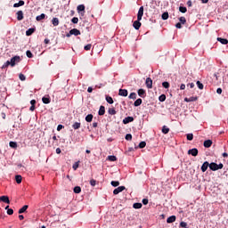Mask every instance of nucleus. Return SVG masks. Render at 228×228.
<instances>
[{"instance_id":"nucleus-1","label":"nucleus","mask_w":228,"mask_h":228,"mask_svg":"<svg viewBox=\"0 0 228 228\" xmlns=\"http://www.w3.org/2000/svg\"><path fill=\"white\" fill-rule=\"evenodd\" d=\"M209 168L212 170V172H216V170H222V168H224V164H216L215 162H211L209 164Z\"/></svg>"},{"instance_id":"nucleus-2","label":"nucleus","mask_w":228,"mask_h":228,"mask_svg":"<svg viewBox=\"0 0 228 228\" xmlns=\"http://www.w3.org/2000/svg\"><path fill=\"white\" fill-rule=\"evenodd\" d=\"M11 62V67H15L16 63H20V56L16 55L14 57H12L11 59V61H9Z\"/></svg>"},{"instance_id":"nucleus-3","label":"nucleus","mask_w":228,"mask_h":228,"mask_svg":"<svg viewBox=\"0 0 228 228\" xmlns=\"http://www.w3.org/2000/svg\"><path fill=\"white\" fill-rule=\"evenodd\" d=\"M77 13H80V15L82 17H85V13H86V11H85V4H79L77 7Z\"/></svg>"},{"instance_id":"nucleus-4","label":"nucleus","mask_w":228,"mask_h":228,"mask_svg":"<svg viewBox=\"0 0 228 228\" xmlns=\"http://www.w3.org/2000/svg\"><path fill=\"white\" fill-rule=\"evenodd\" d=\"M70 35H74L75 37H77L78 35H81V31L77 28H73L69 30V34L67 35V37H70Z\"/></svg>"},{"instance_id":"nucleus-5","label":"nucleus","mask_w":228,"mask_h":228,"mask_svg":"<svg viewBox=\"0 0 228 228\" xmlns=\"http://www.w3.org/2000/svg\"><path fill=\"white\" fill-rule=\"evenodd\" d=\"M195 101H199V96H191L190 98H184L185 102H195Z\"/></svg>"},{"instance_id":"nucleus-6","label":"nucleus","mask_w":228,"mask_h":228,"mask_svg":"<svg viewBox=\"0 0 228 228\" xmlns=\"http://www.w3.org/2000/svg\"><path fill=\"white\" fill-rule=\"evenodd\" d=\"M124 190H126V186H119L113 191V193L114 195H118V193H122Z\"/></svg>"},{"instance_id":"nucleus-7","label":"nucleus","mask_w":228,"mask_h":228,"mask_svg":"<svg viewBox=\"0 0 228 228\" xmlns=\"http://www.w3.org/2000/svg\"><path fill=\"white\" fill-rule=\"evenodd\" d=\"M188 154H191V156H199V150L197 148L191 149L188 151Z\"/></svg>"},{"instance_id":"nucleus-8","label":"nucleus","mask_w":228,"mask_h":228,"mask_svg":"<svg viewBox=\"0 0 228 228\" xmlns=\"http://www.w3.org/2000/svg\"><path fill=\"white\" fill-rule=\"evenodd\" d=\"M143 17V6H141L139 8L138 13H137V19L138 20H142V18Z\"/></svg>"},{"instance_id":"nucleus-9","label":"nucleus","mask_w":228,"mask_h":228,"mask_svg":"<svg viewBox=\"0 0 228 228\" xmlns=\"http://www.w3.org/2000/svg\"><path fill=\"white\" fill-rule=\"evenodd\" d=\"M146 87L151 89L152 88V78L147 77L145 81Z\"/></svg>"},{"instance_id":"nucleus-10","label":"nucleus","mask_w":228,"mask_h":228,"mask_svg":"<svg viewBox=\"0 0 228 228\" xmlns=\"http://www.w3.org/2000/svg\"><path fill=\"white\" fill-rule=\"evenodd\" d=\"M130 122H134V118L133 117H126L123 119V124H129Z\"/></svg>"},{"instance_id":"nucleus-11","label":"nucleus","mask_w":228,"mask_h":228,"mask_svg":"<svg viewBox=\"0 0 228 228\" xmlns=\"http://www.w3.org/2000/svg\"><path fill=\"white\" fill-rule=\"evenodd\" d=\"M133 26L134 29H140L142 28V22L137 19V20L134 21Z\"/></svg>"},{"instance_id":"nucleus-12","label":"nucleus","mask_w":228,"mask_h":228,"mask_svg":"<svg viewBox=\"0 0 228 228\" xmlns=\"http://www.w3.org/2000/svg\"><path fill=\"white\" fill-rule=\"evenodd\" d=\"M209 162L205 161L201 166V172H206L208 170V167H209Z\"/></svg>"},{"instance_id":"nucleus-13","label":"nucleus","mask_w":228,"mask_h":228,"mask_svg":"<svg viewBox=\"0 0 228 228\" xmlns=\"http://www.w3.org/2000/svg\"><path fill=\"white\" fill-rule=\"evenodd\" d=\"M127 90L126 89H119V93L118 95H120L121 97H127Z\"/></svg>"},{"instance_id":"nucleus-14","label":"nucleus","mask_w":228,"mask_h":228,"mask_svg":"<svg viewBox=\"0 0 228 228\" xmlns=\"http://www.w3.org/2000/svg\"><path fill=\"white\" fill-rule=\"evenodd\" d=\"M17 15V20H22V19H24V12H22V11H18L16 12Z\"/></svg>"},{"instance_id":"nucleus-15","label":"nucleus","mask_w":228,"mask_h":228,"mask_svg":"<svg viewBox=\"0 0 228 228\" xmlns=\"http://www.w3.org/2000/svg\"><path fill=\"white\" fill-rule=\"evenodd\" d=\"M0 201L4 202L5 204H10V198H8V196H1Z\"/></svg>"},{"instance_id":"nucleus-16","label":"nucleus","mask_w":228,"mask_h":228,"mask_svg":"<svg viewBox=\"0 0 228 228\" xmlns=\"http://www.w3.org/2000/svg\"><path fill=\"white\" fill-rule=\"evenodd\" d=\"M28 208H29V206L25 205L21 208H20L18 211L19 215H22V213H26V211H28Z\"/></svg>"},{"instance_id":"nucleus-17","label":"nucleus","mask_w":228,"mask_h":228,"mask_svg":"<svg viewBox=\"0 0 228 228\" xmlns=\"http://www.w3.org/2000/svg\"><path fill=\"white\" fill-rule=\"evenodd\" d=\"M105 113H106V108H104V106L102 105L98 111V115H100V117H102V115H104Z\"/></svg>"},{"instance_id":"nucleus-18","label":"nucleus","mask_w":228,"mask_h":228,"mask_svg":"<svg viewBox=\"0 0 228 228\" xmlns=\"http://www.w3.org/2000/svg\"><path fill=\"white\" fill-rule=\"evenodd\" d=\"M204 147H206L207 149H209V147H211V145H213V141L211 140H207L204 142Z\"/></svg>"},{"instance_id":"nucleus-19","label":"nucleus","mask_w":228,"mask_h":228,"mask_svg":"<svg viewBox=\"0 0 228 228\" xmlns=\"http://www.w3.org/2000/svg\"><path fill=\"white\" fill-rule=\"evenodd\" d=\"M176 217L175 216H171L167 219V224H174V222H175Z\"/></svg>"},{"instance_id":"nucleus-20","label":"nucleus","mask_w":228,"mask_h":228,"mask_svg":"<svg viewBox=\"0 0 228 228\" xmlns=\"http://www.w3.org/2000/svg\"><path fill=\"white\" fill-rule=\"evenodd\" d=\"M217 42H220L221 44H223V45H228V40L225 39V38L217 37Z\"/></svg>"},{"instance_id":"nucleus-21","label":"nucleus","mask_w":228,"mask_h":228,"mask_svg":"<svg viewBox=\"0 0 228 228\" xmlns=\"http://www.w3.org/2000/svg\"><path fill=\"white\" fill-rule=\"evenodd\" d=\"M137 94H138L139 97H142V98L145 97V95H146V93H145L144 89H139L137 91Z\"/></svg>"},{"instance_id":"nucleus-22","label":"nucleus","mask_w":228,"mask_h":228,"mask_svg":"<svg viewBox=\"0 0 228 228\" xmlns=\"http://www.w3.org/2000/svg\"><path fill=\"white\" fill-rule=\"evenodd\" d=\"M42 101H43L44 104H50L51 103V98L49 96L48 97L44 96L42 98Z\"/></svg>"},{"instance_id":"nucleus-23","label":"nucleus","mask_w":228,"mask_h":228,"mask_svg":"<svg viewBox=\"0 0 228 228\" xmlns=\"http://www.w3.org/2000/svg\"><path fill=\"white\" fill-rule=\"evenodd\" d=\"M15 181H16L17 184H20V183H22V175H15Z\"/></svg>"},{"instance_id":"nucleus-24","label":"nucleus","mask_w":228,"mask_h":228,"mask_svg":"<svg viewBox=\"0 0 228 228\" xmlns=\"http://www.w3.org/2000/svg\"><path fill=\"white\" fill-rule=\"evenodd\" d=\"M162 133H163V134H168V133H170V128H168V126H163Z\"/></svg>"},{"instance_id":"nucleus-25","label":"nucleus","mask_w":228,"mask_h":228,"mask_svg":"<svg viewBox=\"0 0 228 228\" xmlns=\"http://www.w3.org/2000/svg\"><path fill=\"white\" fill-rule=\"evenodd\" d=\"M33 33H35V28H28V29L26 31V36H27V37H31V35H33Z\"/></svg>"},{"instance_id":"nucleus-26","label":"nucleus","mask_w":228,"mask_h":228,"mask_svg":"<svg viewBox=\"0 0 228 228\" xmlns=\"http://www.w3.org/2000/svg\"><path fill=\"white\" fill-rule=\"evenodd\" d=\"M9 147H11V149H17L18 145H17V142H12L11 141L9 142Z\"/></svg>"},{"instance_id":"nucleus-27","label":"nucleus","mask_w":228,"mask_h":228,"mask_svg":"<svg viewBox=\"0 0 228 228\" xmlns=\"http://www.w3.org/2000/svg\"><path fill=\"white\" fill-rule=\"evenodd\" d=\"M72 127L73 129H79L81 127V123L80 122H75L73 125H72Z\"/></svg>"},{"instance_id":"nucleus-28","label":"nucleus","mask_w":228,"mask_h":228,"mask_svg":"<svg viewBox=\"0 0 228 228\" xmlns=\"http://www.w3.org/2000/svg\"><path fill=\"white\" fill-rule=\"evenodd\" d=\"M142 101V98H138L134 102V106L138 107L141 106Z\"/></svg>"},{"instance_id":"nucleus-29","label":"nucleus","mask_w":228,"mask_h":228,"mask_svg":"<svg viewBox=\"0 0 228 228\" xmlns=\"http://www.w3.org/2000/svg\"><path fill=\"white\" fill-rule=\"evenodd\" d=\"M24 1L20 0L19 3L14 4L13 7L14 8H19V6H24Z\"/></svg>"},{"instance_id":"nucleus-30","label":"nucleus","mask_w":228,"mask_h":228,"mask_svg":"<svg viewBox=\"0 0 228 228\" xmlns=\"http://www.w3.org/2000/svg\"><path fill=\"white\" fill-rule=\"evenodd\" d=\"M108 113L109 115H117V110H115V108H110Z\"/></svg>"},{"instance_id":"nucleus-31","label":"nucleus","mask_w":228,"mask_h":228,"mask_svg":"<svg viewBox=\"0 0 228 228\" xmlns=\"http://www.w3.org/2000/svg\"><path fill=\"white\" fill-rule=\"evenodd\" d=\"M92 120H94V115L88 114V115L86 117V122H92Z\"/></svg>"},{"instance_id":"nucleus-32","label":"nucleus","mask_w":228,"mask_h":228,"mask_svg":"<svg viewBox=\"0 0 228 228\" xmlns=\"http://www.w3.org/2000/svg\"><path fill=\"white\" fill-rule=\"evenodd\" d=\"M196 85H197V86L200 90H204V84L203 83H201L200 81H197Z\"/></svg>"},{"instance_id":"nucleus-33","label":"nucleus","mask_w":228,"mask_h":228,"mask_svg":"<svg viewBox=\"0 0 228 228\" xmlns=\"http://www.w3.org/2000/svg\"><path fill=\"white\" fill-rule=\"evenodd\" d=\"M44 19H45V15L44 13H42V14L37 16L36 20L40 21V20H44Z\"/></svg>"},{"instance_id":"nucleus-34","label":"nucleus","mask_w":228,"mask_h":228,"mask_svg":"<svg viewBox=\"0 0 228 228\" xmlns=\"http://www.w3.org/2000/svg\"><path fill=\"white\" fill-rule=\"evenodd\" d=\"M142 203H134V205H133V208L134 209H142Z\"/></svg>"},{"instance_id":"nucleus-35","label":"nucleus","mask_w":228,"mask_h":228,"mask_svg":"<svg viewBox=\"0 0 228 228\" xmlns=\"http://www.w3.org/2000/svg\"><path fill=\"white\" fill-rule=\"evenodd\" d=\"M52 23L53 24V26H58L60 24V20H58V18H53L52 20Z\"/></svg>"},{"instance_id":"nucleus-36","label":"nucleus","mask_w":228,"mask_h":228,"mask_svg":"<svg viewBox=\"0 0 228 228\" xmlns=\"http://www.w3.org/2000/svg\"><path fill=\"white\" fill-rule=\"evenodd\" d=\"M111 186H113L114 188H117V186H120V182L118 181H112L110 183Z\"/></svg>"},{"instance_id":"nucleus-37","label":"nucleus","mask_w":228,"mask_h":228,"mask_svg":"<svg viewBox=\"0 0 228 228\" xmlns=\"http://www.w3.org/2000/svg\"><path fill=\"white\" fill-rule=\"evenodd\" d=\"M159 101L160 102H165V101H167V95L161 94V95L159 97Z\"/></svg>"},{"instance_id":"nucleus-38","label":"nucleus","mask_w":228,"mask_h":228,"mask_svg":"<svg viewBox=\"0 0 228 228\" xmlns=\"http://www.w3.org/2000/svg\"><path fill=\"white\" fill-rule=\"evenodd\" d=\"M10 65H12V63L10 62V61H7L3 66L2 69H8V67H10Z\"/></svg>"},{"instance_id":"nucleus-39","label":"nucleus","mask_w":228,"mask_h":228,"mask_svg":"<svg viewBox=\"0 0 228 228\" xmlns=\"http://www.w3.org/2000/svg\"><path fill=\"white\" fill-rule=\"evenodd\" d=\"M106 101L109 104H113V98L111 96H106Z\"/></svg>"},{"instance_id":"nucleus-40","label":"nucleus","mask_w":228,"mask_h":228,"mask_svg":"<svg viewBox=\"0 0 228 228\" xmlns=\"http://www.w3.org/2000/svg\"><path fill=\"white\" fill-rule=\"evenodd\" d=\"M74 193H81V187L76 186L73 190Z\"/></svg>"},{"instance_id":"nucleus-41","label":"nucleus","mask_w":228,"mask_h":228,"mask_svg":"<svg viewBox=\"0 0 228 228\" xmlns=\"http://www.w3.org/2000/svg\"><path fill=\"white\" fill-rule=\"evenodd\" d=\"M179 12H181V13H186V12H188V9H186V7L180 6Z\"/></svg>"},{"instance_id":"nucleus-42","label":"nucleus","mask_w":228,"mask_h":228,"mask_svg":"<svg viewBox=\"0 0 228 228\" xmlns=\"http://www.w3.org/2000/svg\"><path fill=\"white\" fill-rule=\"evenodd\" d=\"M109 161H117V157L114 155L108 156Z\"/></svg>"},{"instance_id":"nucleus-43","label":"nucleus","mask_w":228,"mask_h":228,"mask_svg":"<svg viewBox=\"0 0 228 228\" xmlns=\"http://www.w3.org/2000/svg\"><path fill=\"white\" fill-rule=\"evenodd\" d=\"M147 145V142H141L140 143H139V149H145V146Z\"/></svg>"},{"instance_id":"nucleus-44","label":"nucleus","mask_w":228,"mask_h":228,"mask_svg":"<svg viewBox=\"0 0 228 228\" xmlns=\"http://www.w3.org/2000/svg\"><path fill=\"white\" fill-rule=\"evenodd\" d=\"M168 20V12H164L162 14V20Z\"/></svg>"},{"instance_id":"nucleus-45","label":"nucleus","mask_w":228,"mask_h":228,"mask_svg":"<svg viewBox=\"0 0 228 228\" xmlns=\"http://www.w3.org/2000/svg\"><path fill=\"white\" fill-rule=\"evenodd\" d=\"M125 139L127 140L128 142H131V140H133V135L131 134H127Z\"/></svg>"},{"instance_id":"nucleus-46","label":"nucleus","mask_w":228,"mask_h":228,"mask_svg":"<svg viewBox=\"0 0 228 228\" xmlns=\"http://www.w3.org/2000/svg\"><path fill=\"white\" fill-rule=\"evenodd\" d=\"M180 227L187 228L188 227V223L182 221L180 223Z\"/></svg>"},{"instance_id":"nucleus-47","label":"nucleus","mask_w":228,"mask_h":228,"mask_svg":"<svg viewBox=\"0 0 228 228\" xmlns=\"http://www.w3.org/2000/svg\"><path fill=\"white\" fill-rule=\"evenodd\" d=\"M73 170H77L79 168V162H75L72 167Z\"/></svg>"},{"instance_id":"nucleus-48","label":"nucleus","mask_w":228,"mask_h":228,"mask_svg":"<svg viewBox=\"0 0 228 228\" xmlns=\"http://www.w3.org/2000/svg\"><path fill=\"white\" fill-rule=\"evenodd\" d=\"M71 22L73 24H77V22H79V19L77 17H74L72 18Z\"/></svg>"},{"instance_id":"nucleus-49","label":"nucleus","mask_w":228,"mask_h":228,"mask_svg":"<svg viewBox=\"0 0 228 228\" xmlns=\"http://www.w3.org/2000/svg\"><path fill=\"white\" fill-rule=\"evenodd\" d=\"M129 99H136V93H131L128 96Z\"/></svg>"},{"instance_id":"nucleus-50","label":"nucleus","mask_w":228,"mask_h":228,"mask_svg":"<svg viewBox=\"0 0 228 228\" xmlns=\"http://www.w3.org/2000/svg\"><path fill=\"white\" fill-rule=\"evenodd\" d=\"M162 86H163L164 88H170V84H169L168 82H163V83H162Z\"/></svg>"},{"instance_id":"nucleus-51","label":"nucleus","mask_w":228,"mask_h":228,"mask_svg":"<svg viewBox=\"0 0 228 228\" xmlns=\"http://www.w3.org/2000/svg\"><path fill=\"white\" fill-rule=\"evenodd\" d=\"M179 20H180L181 24H186V18L185 17H180Z\"/></svg>"},{"instance_id":"nucleus-52","label":"nucleus","mask_w":228,"mask_h":228,"mask_svg":"<svg viewBox=\"0 0 228 228\" xmlns=\"http://www.w3.org/2000/svg\"><path fill=\"white\" fill-rule=\"evenodd\" d=\"M0 118H3L4 120L6 118V113H4V111L0 110Z\"/></svg>"},{"instance_id":"nucleus-53","label":"nucleus","mask_w":228,"mask_h":228,"mask_svg":"<svg viewBox=\"0 0 228 228\" xmlns=\"http://www.w3.org/2000/svg\"><path fill=\"white\" fill-rule=\"evenodd\" d=\"M187 140H189V142H191V140H193V134H187Z\"/></svg>"},{"instance_id":"nucleus-54","label":"nucleus","mask_w":228,"mask_h":228,"mask_svg":"<svg viewBox=\"0 0 228 228\" xmlns=\"http://www.w3.org/2000/svg\"><path fill=\"white\" fill-rule=\"evenodd\" d=\"M26 54H27V57H28V58H33V53H32L31 51H29V50H28V51L26 52Z\"/></svg>"},{"instance_id":"nucleus-55","label":"nucleus","mask_w":228,"mask_h":228,"mask_svg":"<svg viewBox=\"0 0 228 228\" xmlns=\"http://www.w3.org/2000/svg\"><path fill=\"white\" fill-rule=\"evenodd\" d=\"M19 77H20V81H26V76H24V74L20 73L19 75Z\"/></svg>"},{"instance_id":"nucleus-56","label":"nucleus","mask_w":228,"mask_h":228,"mask_svg":"<svg viewBox=\"0 0 228 228\" xmlns=\"http://www.w3.org/2000/svg\"><path fill=\"white\" fill-rule=\"evenodd\" d=\"M85 51H90L92 49V44H88L84 47Z\"/></svg>"},{"instance_id":"nucleus-57","label":"nucleus","mask_w":228,"mask_h":228,"mask_svg":"<svg viewBox=\"0 0 228 228\" xmlns=\"http://www.w3.org/2000/svg\"><path fill=\"white\" fill-rule=\"evenodd\" d=\"M53 140L54 141L53 145H58V138L56 137V135L53 136Z\"/></svg>"},{"instance_id":"nucleus-58","label":"nucleus","mask_w":228,"mask_h":228,"mask_svg":"<svg viewBox=\"0 0 228 228\" xmlns=\"http://www.w3.org/2000/svg\"><path fill=\"white\" fill-rule=\"evenodd\" d=\"M90 184H91V186H95V184H97V181L94 180V179H91L90 180Z\"/></svg>"},{"instance_id":"nucleus-59","label":"nucleus","mask_w":228,"mask_h":228,"mask_svg":"<svg viewBox=\"0 0 228 228\" xmlns=\"http://www.w3.org/2000/svg\"><path fill=\"white\" fill-rule=\"evenodd\" d=\"M7 215H13V209L12 208H8L7 209Z\"/></svg>"},{"instance_id":"nucleus-60","label":"nucleus","mask_w":228,"mask_h":228,"mask_svg":"<svg viewBox=\"0 0 228 228\" xmlns=\"http://www.w3.org/2000/svg\"><path fill=\"white\" fill-rule=\"evenodd\" d=\"M142 204H143L144 206H147V204H149V200H148V199H143V200H142Z\"/></svg>"},{"instance_id":"nucleus-61","label":"nucleus","mask_w":228,"mask_h":228,"mask_svg":"<svg viewBox=\"0 0 228 228\" xmlns=\"http://www.w3.org/2000/svg\"><path fill=\"white\" fill-rule=\"evenodd\" d=\"M175 28H177V29H181V28H183V25L181 24V22H178L175 24Z\"/></svg>"},{"instance_id":"nucleus-62","label":"nucleus","mask_w":228,"mask_h":228,"mask_svg":"<svg viewBox=\"0 0 228 228\" xmlns=\"http://www.w3.org/2000/svg\"><path fill=\"white\" fill-rule=\"evenodd\" d=\"M30 104L31 106H35V104H37V100H31Z\"/></svg>"},{"instance_id":"nucleus-63","label":"nucleus","mask_w":228,"mask_h":228,"mask_svg":"<svg viewBox=\"0 0 228 228\" xmlns=\"http://www.w3.org/2000/svg\"><path fill=\"white\" fill-rule=\"evenodd\" d=\"M216 94H218L219 95H221V94H222V88H217L216 89Z\"/></svg>"},{"instance_id":"nucleus-64","label":"nucleus","mask_w":228,"mask_h":228,"mask_svg":"<svg viewBox=\"0 0 228 228\" xmlns=\"http://www.w3.org/2000/svg\"><path fill=\"white\" fill-rule=\"evenodd\" d=\"M62 127H63V125H58L57 131H61Z\"/></svg>"}]
</instances>
